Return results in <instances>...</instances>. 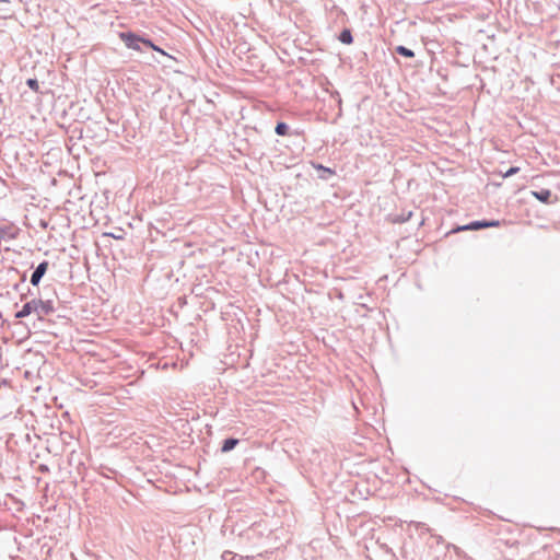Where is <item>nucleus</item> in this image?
<instances>
[{
	"instance_id": "1",
	"label": "nucleus",
	"mask_w": 560,
	"mask_h": 560,
	"mask_svg": "<svg viewBox=\"0 0 560 560\" xmlns=\"http://www.w3.org/2000/svg\"><path fill=\"white\" fill-rule=\"evenodd\" d=\"M54 312V304L51 301H43L39 299H33L25 303L21 311L15 314L16 318L26 317L35 313L39 318Z\"/></svg>"
},
{
	"instance_id": "2",
	"label": "nucleus",
	"mask_w": 560,
	"mask_h": 560,
	"mask_svg": "<svg viewBox=\"0 0 560 560\" xmlns=\"http://www.w3.org/2000/svg\"><path fill=\"white\" fill-rule=\"evenodd\" d=\"M501 223L498 220L494 221H474L467 225L457 226L452 231V233L460 232V231H477L486 228H498Z\"/></svg>"
},
{
	"instance_id": "3",
	"label": "nucleus",
	"mask_w": 560,
	"mask_h": 560,
	"mask_svg": "<svg viewBox=\"0 0 560 560\" xmlns=\"http://www.w3.org/2000/svg\"><path fill=\"white\" fill-rule=\"evenodd\" d=\"M124 39L128 48L140 49V44H142L144 46L151 47L164 54L163 50L156 48L154 45L151 44V42L144 39L143 37H124Z\"/></svg>"
},
{
	"instance_id": "4",
	"label": "nucleus",
	"mask_w": 560,
	"mask_h": 560,
	"mask_svg": "<svg viewBox=\"0 0 560 560\" xmlns=\"http://www.w3.org/2000/svg\"><path fill=\"white\" fill-rule=\"evenodd\" d=\"M47 268H48L47 261H43L37 266V268L35 269V271L33 272V275L31 277V283L33 285H37L39 283L42 277L47 271Z\"/></svg>"
},
{
	"instance_id": "5",
	"label": "nucleus",
	"mask_w": 560,
	"mask_h": 560,
	"mask_svg": "<svg viewBox=\"0 0 560 560\" xmlns=\"http://www.w3.org/2000/svg\"><path fill=\"white\" fill-rule=\"evenodd\" d=\"M532 195L544 203H549L551 198V191L549 189H541L539 191H532Z\"/></svg>"
},
{
	"instance_id": "6",
	"label": "nucleus",
	"mask_w": 560,
	"mask_h": 560,
	"mask_svg": "<svg viewBox=\"0 0 560 560\" xmlns=\"http://www.w3.org/2000/svg\"><path fill=\"white\" fill-rule=\"evenodd\" d=\"M237 440L235 439H228L224 441L223 443V446H222V451L223 452H229L231 450H233L235 447V445L237 444Z\"/></svg>"
},
{
	"instance_id": "7",
	"label": "nucleus",
	"mask_w": 560,
	"mask_h": 560,
	"mask_svg": "<svg viewBox=\"0 0 560 560\" xmlns=\"http://www.w3.org/2000/svg\"><path fill=\"white\" fill-rule=\"evenodd\" d=\"M276 133L279 136L288 135V126L284 122H278L276 126Z\"/></svg>"
},
{
	"instance_id": "8",
	"label": "nucleus",
	"mask_w": 560,
	"mask_h": 560,
	"mask_svg": "<svg viewBox=\"0 0 560 560\" xmlns=\"http://www.w3.org/2000/svg\"><path fill=\"white\" fill-rule=\"evenodd\" d=\"M314 168L318 170V171H323L325 174H327V176H332L335 175V171H332L331 168L329 167H325L323 166L322 164H315L313 163L312 164Z\"/></svg>"
},
{
	"instance_id": "9",
	"label": "nucleus",
	"mask_w": 560,
	"mask_h": 560,
	"mask_svg": "<svg viewBox=\"0 0 560 560\" xmlns=\"http://www.w3.org/2000/svg\"><path fill=\"white\" fill-rule=\"evenodd\" d=\"M396 50H397L398 54H400V55H402L405 57H412L413 56V52L410 49H408V48H406L404 46L397 47Z\"/></svg>"
},
{
	"instance_id": "10",
	"label": "nucleus",
	"mask_w": 560,
	"mask_h": 560,
	"mask_svg": "<svg viewBox=\"0 0 560 560\" xmlns=\"http://www.w3.org/2000/svg\"><path fill=\"white\" fill-rule=\"evenodd\" d=\"M520 168L517 166H513L509 168L505 173L502 174L503 178L510 177L516 173H518Z\"/></svg>"
},
{
	"instance_id": "11",
	"label": "nucleus",
	"mask_w": 560,
	"mask_h": 560,
	"mask_svg": "<svg viewBox=\"0 0 560 560\" xmlns=\"http://www.w3.org/2000/svg\"><path fill=\"white\" fill-rule=\"evenodd\" d=\"M26 83H27V85H28L33 91H35V92H37V91H38V88H39V86H38V82H37V80H35V79H28Z\"/></svg>"
},
{
	"instance_id": "12",
	"label": "nucleus",
	"mask_w": 560,
	"mask_h": 560,
	"mask_svg": "<svg viewBox=\"0 0 560 560\" xmlns=\"http://www.w3.org/2000/svg\"><path fill=\"white\" fill-rule=\"evenodd\" d=\"M343 44L350 45L352 43V37H339Z\"/></svg>"
},
{
	"instance_id": "13",
	"label": "nucleus",
	"mask_w": 560,
	"mask_h": 560,
	"mask_svg": "<svg viewBox=\"0 0 560 560\" xmlns=\"http://www.w3.org/2000/svg\"><path fill=\"white\" fill-rule=\"evenodd\" d=\"M340 35H342V36L350 35V32L348 30H345V31H342V33Z\"/></svg>"
}]
</instances>
